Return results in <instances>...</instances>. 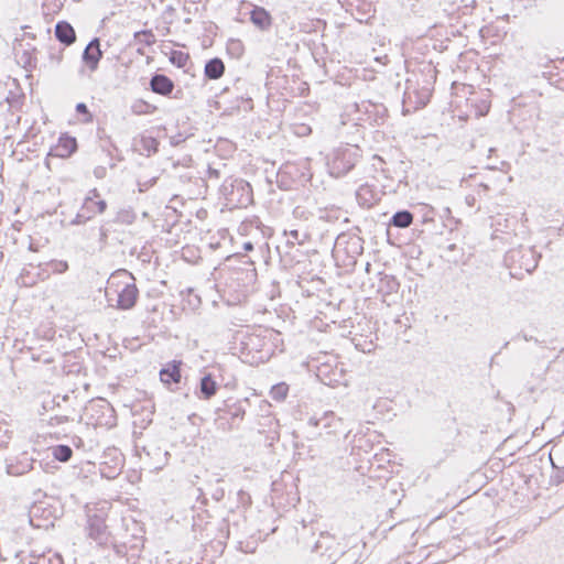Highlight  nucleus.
<instances>
[{
    "label": "nucleus",
    "mask_w": 564,
    "mask_h": 564,
    "mask_svg": "<svg viewBox=\"0 0 564 564\" xmlns=\"http://www.w3.org/2000/svg\"><path fill=\"white\" fill-rule=\"evenodd\" d=\"M126 271L122 273L112 274L107 283L106 297L108 302L116 301L117 307L121 310H130L134 306L139 291L135 284L131 281Z\"/></svg>",
    "instance_id": "obj_1"
},
{
    "label": "nucleus",
    "mask_w": 564,
    "mask_h": 564,
    "mask_svg": "<svg viewBox=\"0 0 564 564\" xmlns=\"http://www.w3.org/2000/svg\"><path fill=\"white\" fill-rule=\"evenodd\" d=\"M87 532L88 536L99 544L108 541L107 525L100 517L94 516L88 519Z\"/></svg>",
    "instance_id": "obj_2"
},
{
    "label": "nucleus",
    "mask_w": 564,
    "mask_h": 564,
    "mask_svg": "<svg viewBox=\"0 0 564 564\" xmlns=\"http://www.w3.org/2000/svg\"><path fill=\"white\" fill-rule=\"evenodd\" d=\"M33 458L28 453H22L14 459H9L7 464V473L11 476H20L33 468Z\"/></svg>",
    "instance_id": "obj_3"
},
{
    "label": "nucleus",
    "mask_w": 564,
    "mask_h": 564,
    "mask_svg": "<svg viewBox=\"0 0 564 564\" xmlns=\"http://www.w3.org/2000/svg\"><path fill=\"white\" fill-rule=\"evenodd\" d=\"M101 56L102 52L100 50V42L99 39L96 37L86 46L83 53V61L91 72H95L98 68V63Z\"/></svg>",
    "instance_id": "obj_4"
},
{
    "label": "nucleus",
    "mask_w": 564,
    "mask_h": 564,
    "mask_svg": "<svg viewBox=\"0 0 564 564\" xmlns=\"http://www.w3.org/2000/svg\"><path fill=\"white\" fill-rule=\"evenodd\" d=\"M236 192H240L241 197L237 199V203L240 205H247L252 200V191L249 183L243 180H234L231 183V191L228 193V200H235Z\"/></svg>",
    "instance_id": "obj_5"
},
{
    "label": "nucleus",
    "mask_w": 564,
    "mask_h": 564,
    "mask_svg": "<svg viewBox=\"0 0 564 564\" xmlns=\"http://www.w3.org/2000/svg\"><path fill=\"white\" fill-rule=\"evenodd\" d=\"M100 195L96 188L91 189L84 200V212L91 214V217L96 214H102L107 208V203L99 198Z\"/></svg>",
    "instance_id": "obj_6"
},
{
    "label": "nucleus",
    "mask_w": 564,
    "mask_h": 564,
    "mask_svg": "<svg viewBox=\"0 0 564 564\" xmlns=\"http://www.w3.org/2000/svg\"><path fill=\"white\" fill-rule=\"evenodd\" d=\"M151 88L154 93L160 95H169L174 88L173 82L165 75L156 74L151 78Z\"/></svg>",
    "instance_id": "obj_7"
},
{
    "label": "nucleus",
    "mask_w": 564,
    "mask_h": 564,
    "mask_svg": "<svg viewBox=\"0 0 564 564\" xmlns=\"http://www.w3.org/2000/svg\"><path fill=\"white\" fill-rule=\"evenodd\" d=\"M55 36L65 45H70L76 40V34L73 26L65 21H61L55 25Z\"/></svg>",
    "instance_id": "obj_8"
},
{
    "label": "nucleus",
    "mask_w": 564,
    "mask_h": 564,
    "mask_svg": "<svg viewBox=\"0 0 564 564\" xmlns=\"http://www.w3.org/2000/svg\"><path fill=\"white\" fill-rule=\"evenodd\" d=\"M181 361H173L160 371V379L163 383L170 384L172 382L178 383L181 380L180 371Z\"/></svg>",
    "instance_id": "obj_9"
},
{
    "label": "nucleus",
    "mask_w": 564,
    "mask_h": 564,
    "mask_svg": "<svg viewBox=\"0 0 564 564\" xmlns=\"http://www.w3.org/2000/svg\"><path fill=\"white\" fill-rule=\"evenodd\" d=\"M250 19L251 22L261 30H267L271 25L270 14L261 7H256L251 11Z\"/></svg>",
    "instance_id": "obj_10"
},
{
    "label": "nucleus",
    "mask_w": 564,
    "mask_h": 564,
    "mask_svg": "<svg viewBox=\"0 0 564 564\" xmlns=\"http://www.w3.org/2000/svg\"><path fill=\"white\" fill-rule=\"evenodd\" d=\"M225 65L220 58H212L205 65V75L209 79H218L224 75Z\"/></svg>",
    "instance_id": "obj_11"
},
{
    "label": "nucleus",
    "mask_w": 564,
    "mask_h": 564,
    "mask_svg": "<svg viewBox=\"0 0 564 564\" xmlns=\"http://www.w3.org/2000/svg\"><path fill=\"white\" fill-rule=\"evenodd\" d=\"M199 390L202 398L205 400H208L216 394L217 383L214 381L210 375H206L200 379Z\"/></svg>",
    "instance_id": "obj_12"
},
{
    "label": "nucleus",
    "mask_w": 564,
    "mask_h": 564,
    "mask_svg": "<svg viewBox=\"0 0 564 564\" xmlns=\"http://www.w3.org/2000/svg\"><path fill=\"white\" fill-rule=\"evenodd\" d=\"M412 221L413 215L408 210H401L393 215L390 224L399 228H406Z\"/></svg>",
    "instance_id": "obj_13"
},
{
    "label": "nucleus",
    "mask_w": 564,
    "mask_h": 564,
    "mask_svg": "<svg viewBox=\"0 0 564 564\" xmlns=\"http://www.w3.org/2000/svg\"><path fill=\"white\" fill-rule=\"evenodd\" d=\"M73 451L67 445H57L53 448V456L59 462H68L72 457Z\"/></svg>",
    "instance_id": "obj_14"
},
{
    "label": "nucleus",
    "mask_w": 564,
    "mask_h": 564,
    "mask_svg": "<svg viewBox=\"0 0 564 564\" xmlns=\"http://www.w3.org/2000/svg\"><path fill=\"white\" fill-rule=\"evenodd\" d=\"M134 39L147 46H151L155 43V36L151 30H142L135 32Z\"/></svg>",
    "instance_id": "obj_15"
},
{
    "label": "nucleus",
    "mask_w": 564,
    "mask_h": 564,
    "mask_svg": "<svg viewBox=\"0 0 564 564\" xmlns=\"http://www.w3.org/2000/svg\"><path fill=\"white\" fill-rule=\"evenodd\" d=\"M289 387L285 383H279L272 387L270 394L273 400L281 401L288 394Z\"/></svg>",
    "instance_id": "obj_16"
},
{
    "label": "nucleus",
    "mask_w": 564,
    "mask_h": 564,
    "mask_svg": "<svg viewBox=\"0 0 564 564\" xmlns=\"http://www.w3.org/2000/svg\"><path fill=\"white\" fill-rule=\"evenodd\" d=\"M284 234L286 236H289L288 243H290V245H295V243L303 245L304 243L305 235H301L299 230L294 229V230H290L289 232L284 231Z\"/></svg>",
    "instance_id": "obj_17"
},
{
    "label": "nucleus",
    "mask_w": 564,
    "mask_h": 564,
    "mask_svg": "<svg viewBox=\"0 0 564 564\" xmlns=\"http://www.w3.org/2000/svg\"><path fill=\"white\" fill-rule=\"evenodd\" d=\"M50 265L54 273H63L68 269V263L62 260H53L50 262Z\"/></svg>",
    "instance_id": "obj_18"
},
{
    "label": "nucleus",
    "mask_w": 564,
    "mask_h": 564,
    "mask_svg": "<svg viewBox=\"0 0 564 564\" xmlns=\"http://www.w3.org/2000/svg\"><path fill=\"white\" fill-rule=\"evenodd\" d=\"M383 282H386L387 288L390 292H397L399 289V282L395 280L392 275H384L382 279Z\"/></svg>",
    "instance_id": "obj_19"
},
{
    "label": "nucleus",
    "mask_w": 564,
    "mask_h": 564,
    "mask_svg": "<svg viewBox=\"0 0 564 564\" xmlns=\"http://www.w3.org/2000/svg\"><path fill=\"white\" fill-rule=\"evenodd\" d=\"M90 218H91V214H89L88 212H84V206H82V209L76 215V217L74 218L73 224L79 225V224H83V223H85L86 220H88Z\"/></svg>",
    "instance_id": "obj_20"
},
{
    "label": "nucleus",
    "mask_w": 564,
    "mask_h": 564,
    "mask_svg": "<svg viewBox=\"0 0 564 564\" xmlns=\"http://www.w3.org/2000/svg\"><path fill=\"white\" fill-rule=\"evenodd\" d=\"M338 163H339V159H338V158H336V159L334 160V162H333V166H332L333 171H334V172H336V173H337V175H339L340 173H344V172L349 171V170L354 166V164H349V165H347V167H345V169H343V170H341V169L339 167V164H338Z\"/></svg>",
    "instance_id": "obj_21"
},
{
    "label": "nucleus",
    "mask_w": 564,
    "mask_h": 564,
    "mask_svg": "<svg viewBox=\"0 0 564 564\" xmlns=\"http://www.w3.org/2000/svg\"><path fill=\"white\" fill-rule=\"evenodd\" d=\"M76 111L78 113H83V115H86L88 118L86 119V121H90L91 120V115L89 113L88 111V108L87 106L84 104V102H79L77 104L76 106Z\"/></svg>",
    "instance_id": "obj_22"
},
{
    "label": "nucleus",
    "mask_w": 564,
    "mask_h": 564,
    "mask_svg": "<svg viewBox=\"0 0 564 564\" xmlns=\"http://www.w3.org/2000/svg\"><path fill=\"white\" fill-rule=\"evenodd\" d=\"M186 58H187V57H186V56H184V54L180 52V53H175V54L173 55V57H172V62H173L174 64H177L178 66H183V61H185Z\"/></svg>",
    "instance_id": "obj_23"
},
{
    "label": "nucleus",
    "mask_w": 564,
    "mask_h": 564,
    "mask_svg": "<svg viewBox=\"0 0 564 564\" xmlns=\"http://www.w3.org/2000/svg\"><path fill=\"white\" fill-rule=\"evenodd\" d=\"M557 202L560 204H562V206L560 208H557V212L561 213V214H564V194L560 193L557 195Z\"/></svg>",
    "instance_id": "obj_24"
},
{
    "label": "nucleus",
    "mask_w": 564,
    "mask_h": 564,
    "mask_svg": "<svg viewBox=\"0 0 564 564\" xmlns=\"http://www.w3.org/2000/svg\"><path fill=\"white\" fill-rule=\"evenodd\" d=\"M209 174L215 175L216 177L218 176V172L216 170H209Z\"/></svg>",
    "instance_id": "obj_25"
},
{
    "label": "nucleus",
    "mask_w": 564,
    "mask_h": 564,
    "mask_svg": "<svg viewBox=\"0 0 564 564\" xmlns=\"http://www.w3.org/2000/svg\"><path fill=\"white\" fill-rule=\"evenodd\" d=\"M245 248H246V250H251L252 246H251V243H246Z\"/></svg>",
    "instance_id": "obj_26"
},
{
    "label": "nucleus",
    "mask_w": 564,
    "mask_h": 564,
    "mask_svg": "<svg viewBox=\"0 0 564 564\" xmlns=\"http://www.w3.org/2000/svg\"><path fill=\"white\" fill-rule=\"evenodd\" d=\"M369 269H370V263H367L366 271L369 272Z\"/></svg>",
    "instance_id": "obj_27"
}]
</instances>
